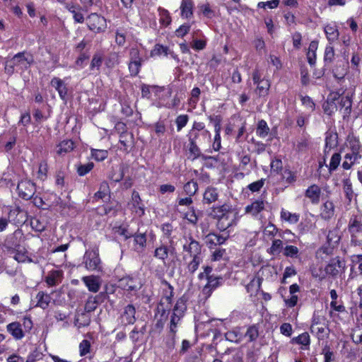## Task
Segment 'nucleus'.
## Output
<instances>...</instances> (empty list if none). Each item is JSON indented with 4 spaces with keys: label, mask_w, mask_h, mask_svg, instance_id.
<instances>
[{
    "label": "nucleus",
    "mask_w": 362,
    "mask_h": 362,
    "mask_svg": "<svg viewBox=\"0 0 362 362\" xmlns=\"http://www.w3.org/2000/svg\"><path fill=\"white\" fill-rule=\"evenodd\" d=\"M6 329L16 340H20L24 337L21 325L18 322H13L7 325Z\"/></svg>",
    "instance_id": "16"
},
{
    "label": "nucleus",
    "mask_w": 362,
    "mask_h": 362,
    "mask_svg": "<svg viewBox=\"0 0 362 362\" xmlns=\"http://www.w3.org/2000/svg\"><path fill=\"white\" fill-rule=\"evenodd\" d=\"M321 195V189L317 185L310 186L305 191V197H308L313 204H318Z\"/></svg>",
    "instance_id": "15"
},
{
    "label": "nucleus",
    "mask_w": 362,
    "mask_h": 362,
    "mask_svg": "<svg viewBox=\"0 0 362 362\" xmlns=\"http://www.w3.org/2000/svg\"><path fill=\"white\" fill-rule=\"evenodd\" d=\"M36 298L37 300V306L42 309H45L48 307L50 301V297L49 295L44 293L43 292H39L36 296Z\"/></svg>",
    "instance_id": "39"
},
{
    "label": "nucleus",
    "mask_w": 362,
    "mask_h": 362,
    "mask_svg": "<svg viewBox=\"0 0 362 362\" xmlns=\"http://www.w3.org/2000/svg\"><path fill=\"white\" fill-rule=\"evenodd\" d=\"M93 166L94 165L93 163H88L84 165H81L78 167L77 172L79 175L83 176L89 173L93 168Z\"/></svg>",
    "instance_id": "54"
},
{
    "label": "nucleus",
    "mask_w": 362,
    "mask_h": 362,
    "mask_svg": "<svg viewBox=\"0 0 362 362\" xmlns=\"http://www.w3.org/2000/svg\"><path fill=\"white\" fill-rule=\"evenodd\" d=\"M340 161H341L340 154L338 153L333 154V156H332L330 163H329V171L331 172V171L335 170L337 168V167L339 166Z\"/></svg>",
    "instance_id": "53"
},
{
    "label": "nucleus",
    "mask_w": 362,
    "mask_h": 362,
    "mask_svg": "<svg viewBox=\"0 0 362 362\" xmlns=\"http://www.w3.org/2000/svg\"><path fill=\"white\" fill-rule=\"evenodd\" d=\"M278 232V228L272 223H269L264 229L263 235L264 237L272 239Z\"/></svg>",
    "instance_id": "48"
},
{
    "label": "nucleus",
    "mask_w": 362,
    "mask_h": 362,
    "mask_svg": "<svg viewBox=\"0 0 362 362\" xmlns=\"http://www.w3.org/2000/svg\"><path fill=\"white\" fill-rule=\"evenodd\" d=\"M183 189H184L185 193L187 195L192 197V196L196 194V192H197L198 185L196 182L192 180V181L187 182L184 185Z\"/></svg>",
    "instance_id": "41"
},
{
    "label": "nucleus",
    "mask_w": 362,
    "mask_h": 362,
    "mask_svg": "<svg viewBox=\"0 0 362 362\" xmlns=\"http://www.w3.org/2000/svg\"><path fill=\"white\" fill-rule=\"evenodd\" d=\"M218 198L217 189L213 187H208L203 196L204 202L210 204L215 202Z\"/></svg>",
    "instance_id": "25"
},
{
    "label": "nucleus",
    "mask_w": 362,
    "mask_h": 362,
    "mask_svg": "<svg viewBox=\"0 0 362 362\" xmlns=\"http://www.w3.org/2000/svg\"><path fill=\"white\" fill-rule=\"evenodd\" d=\"M169 49L167 47H164L161 45L157 44L154 46L153 49L151 51V56H160L164 55L167 56L170 52Z\"/></svg>",
    "instance_id": "42"
},
{
    "label": "nucleus",
    "mask_w": 362,
    "mask_h": 362,
    "mask_svg": "<svg viewBox=\"0 0 362 362\" xmlns=\"http://www.w3.org/2000/svg\"><path fill=\"white\" fill-rule=\"evenodd\" d=\"M298 253V248L294 245H286L284 249V255L287 257L296 258Z\"/></svg>",
    "instance_id": "46"
},
{
    "label": "nucleus",
    "mask_w": 362,
    "mask_h": 362,
    "mask_svg": "<svg viewBox=\"0 0 362 362\" xmlns=\"http://www.w3.org/2000/svg\"><path fill=\"white\" fill-rule=\"evenodd\" d=\"M144 59L140 54V51L136 47L129 50V62L128 64L131 76H136L140 71L141 66Z\"/></svg>",
    "instance_id": "6"
},
{
    "label": "nucleus",
    "mask_w": 362,
    "mask_h": 362,
    "mask_svg": "<svg viewBox=\"0 0 362 362\" xmlns=\"http://www.w3.org/2000/svg\"><path fill=\"white\" fill-rule=\"evenodd\" d=\"M13 258L18 262H30V259L28 257V255L24 252L19 250H17L15 253Z\"/></svg>",
    "instance_id": "64"
},
{
    "label": "nucleus",
    "mask_w": 362,
    "mask_h": 362,
    "mask_svg": "<svg viewBox=\"0 0 362 362\" xmlns=\"http://www.w3.org/2000/svg\"><path fill=\"white\" fill-rule=\"evenodd\" d=\"M185 310L186 305L185 300L182 299H179L177 301L175 305L174 306L173 315L171 317H175V318H177L179 320H180Z\"/></svg>",
    "instance_id": "29"
},
{
    "label": "nucleus",
    "mask_w": 362,
    "mask_h": 362,
    "mask_svg": "<svg viewBox=\"0 0 362 362\" xmlns=\"http://www.w3.org/2000/svg\"><path fill=\"white\" fill-rule=\"evenodd\" d=\"M183 259L185 262L190 259L187 262V271L193 274L198 269L199 264L202 262L201 256L202 246L198 241L189 237L187 239L182 246Z\"/></svg>",
    "instance_id": "1"
},
{
    "label": "nucleus",
    "mask_w": 362,
    "mask_h": 362,
    "mask_svg": "<svg viewBox=\"0 0 362 362\" xmlns=\"http://www.w3.org/2000/svg\"><path fill=\"white\" fill-rule=\"evenodd\" d=\"M221 124L217 122L215 123V125H214V130H215V136H214V143H213V148L217 151H218L221 146V135H220V132H221Z\"/></svg>",
    "instance_id": "40"
},
{
    "label": "nucleus",
    "mask_w": 362,
    "mask_h": 362,
    "mask_svg": "<svg viewBox=\"0 0 362 362\" xmlns=\"http://www.w3.org/2000/svg\"><path fill=\"white\" fill-rule=\"evenodd\" d=\"M136 309L134 305H128L124 308L120 316V322L123 325H132L136 321Z\"/></svg>",
    "instance_id": "11"
},
{
    "label": "nucleus",
    "mask_w": 362,
    "mask_h": 362,
    "mask_svg": "<svg viewBox=\"0 0 362 362\" xmlns=\"http://www.w3.org/2000/svg\"><path fill=\"white\" fill-rule=\"evenodd\" d=\"M292 341L298 344H301L305 346V349H308L310 343V335L308 332H303L297 337L293 338Z\"/></svg>",
    "instance_id": "36"
},
{
    "label": "nucleus",
    "mask_w": 362,
    "mask_h": 362,
    "mask_svg": "<svg viewBox=\"0 0 362 362\" xmlns=\"http://www.w3.org/2000/svg\"><path fill=\"white\" fill-rule=\"evenodd\" d=\"M130 210L136 216L141 217L144 215L145 208L141 202V199L136 191H134L132 194V200L129 203Z\"/></svg>",
    "instance_id": "8"
},
{
    "label": "nucleus",
    "mask_w": 362,
    "mask_h": 362,
    "mask_svg": "<svg viewBox=\"0 0 362 362\" xmlns=\"http://www.w3.org/2000/svg\"><path fill=\"white\" fill-rule=\"evenodd\" d=\"M51 85L57 90L61 99L66 100L67 88L63 81L59 78L54 77L51 81Z\"/></svg>",
    "instance_id": "21"
},
{
    "label": "nucleus",
    "mask_w": 362,
    "mask_h": 362,
    "mask_svg": "<svg viewBox=\"0 0 362 362\" xmlns=\"http://www.w3.org/2000/svg\"><path fill=\"white\" fill-rule=\"evenodd\" d=\"M110 194V187L109 185L107 182L104 181L100 183L99 189L97 192L95 193L93 199H103Z\"/></svg>",
    "instance_id": "30"
},
{
    "label": "nucleus",
    "mask_w": 362,
    "mask_h": 362,
    "mask_svg": "<svg viewBox=\"0 0 362 362\" xmlns=\"http://www.w3.org/2000/svg\"><path fill=\"white\" fill-rule=\"evenodd\" d=\"M361 158V156H358V154H352L347 153L344 157L345 160L342 163V167L345 170H349Z\"/></svg>",
    "instance_id": "31"
},
{
    "label": "nucleus",
    "mask_w": 362,
    "mask_h": 362,
    "mask_svg": "<svg viewBox=\"0 0 362 362\" xmlns=\"http://www.w3.org/2000/svg\"><path fill=\"white\" fill-rule=\"evenodd\" d=\"M324 31L329 44L333 43L338 40L339 32L335 23L328 24L325 26Z\"/></svg>",
    "instance_id": "18"
},
{
    "label": "nucleus",
    "mask_w": 362,
    "mask_h": 362,
    "mask_svg": "<svg viewBox=\"0 0 362 362\" xmlns=\"http://www.w3.org/2000/svg\"><path fill=\"white\" fill-rule=\"evenodd\" d=\"M269 87V81L267 79H262L257 83V89L255 91L259 96L265 95L267 94Z\"/></svg>",
    "instance_id": "38"
},
{
    "label": "nucleus",
    "mask_w": 362,
    "mask_h": 362,
    "mask_svg": "<svg viewBox=\"0 0 362 362\" xmlns=\"http://www.w3.org/2000/svg\"><path fill=\"white\" fill-rule=\"evenodd\" d=\"M269 132V128L267 122L262 119L258 122L257 134L262 138L266 137Z\"/></svg>",
    "instance_id": "44"
},
{
    "label": "nucleus",
    "mask_w": 362,
    "mask_h": 362,
    "mask_svg": "<svg viewBox=\"0 0 362 362\" xmlns=\"http://www.w3.org/2000/svg\"><path fill=\"white\" fill-rule=\"evenodd\" d=\"M334 49L331 45H327L325 50L324 59L326 62L331 63L333 62L334 58Z\"/></svg>",
    "instance_id": "52"
},
{
    "label": "nucleus",
    "mask_w": 362,
    "mask_h": 362,
    "mask_svg": "<svg viewBox=\"0 0 362 362\" xmlns=\"http://www.w3.org/2000/svg\"><path fill=\"white\" fill-rule=\"evenodd\" d=\"M30 226L35 230L38 232L43 231L46 228V224L37 218H33L30 220Z\"/></svg>",
    "instance_id": "50"
},
{
    "label": "nucleus",
    "mask_w": 362,
    "mask_h": 362,
    "mask_svg": "<svg viewBox=\"0 0 362 362\" xmlns=\"http://www.w3.org/2000/svg\"><path fill=\"white\" fill-rule=\"evenodd\" d=\"M103 62V57L100 54H94L91 63H90V69H96L97 70L99 69L100 66H101Z\"/></svg>",
    "instance_id": "56"
},
{
    "label": "nucleus",
    "mask_w": 362,
    "mask_h": 362,
    "mask_svg": "<svg viewBox=\"0 0 362 362\" xmlns=\"http://www.w3.org/2000/svg\"><path fill=\"white\" fill-rule=\"evenodd\" d=\"M318 47V42L317 41H312L308 47L307 52V59L308 63L313 66L316 62V51Z\"/></svg>",
    "instance_id": "28"
},
{
    "label": "nucleus",
    "mask_w": 362,
    "mask_h": 362,
    "mask_svg": "<svg viewBox=\"0 0 362 362\" xmlns=\"http://www.w3.org/2000/svg\"><path fill=\"white\" fill-rule=\"evenodd\" d=\"M83 263L86 268L90 271L101 269V262L97 250L86 251L83 257Z\"/></svg>",
    "instance_id": "7"
},
{
    "label": "nucleus",
    "mask_w": 362,
    "mask_h": 362,
    "mask_svg": "<svg viewBox=\"0 0 362 362\" xmlns=\"http://www.w3.org/2000/svg\"><path fill=\"white\" fill-rule=\"evenodd\" d=\"M91 156L96 160L102 161L107 157L108 152L107 150L92 149L91 150Z\"/></svg>",
    "instance_id": "49"
},
{
    "label": "nucleus",
    "mask_w": 362,
    "mask_h": 362,
    "mask_svg": "<svg viewBox=\"0 0 362 362\" xmlns=\"http://www.w3.org/2000/svg\"><path fill=\"white\" fill-rule=\"evenodd\" d=\"M345 267V262L337 257L330 260L329 264L325 267V271L326 274L334 276L338 275L340 272H344Z\"/></svg>",
    "instance_id": "10"
},
{
    "label": "nucleus",
    "mask_w": 362,
    "mask_h": 362,
    "mask_svg": "<svg viewBox=\"0 0 362 362\" xmlns=\"http://www.w3.org/2000/svg\"><path fill=\"white\" fill-rule=\"evenodd\" d=\"M82 280L90 291L96 293L99 291L100 285L98 277L94 276H84Z\"/></svg>",
    "instance_id": "23"
},
{
    "label": "nucleus",
    "mask_w": 362,
    "mask_h": 362,
    "mask_svg": "<svg viewBox=\"0 0 362 362\" xmlns=\"http://www.w3.org/2000/svg\"><path fill=\"white\" fill-rule=\"evenodd\" d=\"M88 27L90 30L94 31H100L103 30V26L105 23V20L104 18L95 14L93 13L88 16Z\"/></svg>",
    "instance_id": "12"
},
{
    "label": "nucleus",
    "mask_w": 362,
    "mask_h": 362,
    "mask_svg": "<svg viewBox=\"0 0 362 362\" xmlns=\"http://www.w3.org/2000/svg\"><path fill=\"white\" fill-rule=\"evenodd\" d=\"M194 4L192 0H182L180 5L181 16L189 18L193 16Z\"/></svg>",
    "instance_id": "24"
},
{
    "label": "nucleus",
    "mask_w": 362,
    "mask_h": 362,
    "mask_svg": "<svg viewBox=\"0 0 362 362\" xmlns=\"http://www.w3.org/2000/svg\"><path fill=\"white\" fill-rule=\"evenodd\" d=\"M348 147L351 150V153L352 154H358V156H361L360 154V143L358 139L356 138H351L348 141Z\"/></svg>",
    "instance_id": "43"
},
{
    "label": "nucleus",
    "mask_w": 362,
    "mask_h": 362,
    "mask_svg": "<svg viewBox=\"0 0 362 362\" xmlns=\"http://www.w3.org/2000/svg\"><path fill=\"white\" fill-rule=\"evenodd\" d=\"M281 218L291 224H295L299 221V215L297 214H292L288 211L282 209L281 211Z\"/></svg>",
    "instance_id": "33"
},
{
    "label": "nucleus",
    "mask_w": 362,
    "mask_h": 362,
    "mask_svg": "<svg viewBox=\"0 0 362 362\" xmlns=\"http://www.w3.org/2000/svg\"><path fill=\"white\" fill-rule=\"evenodd\" d=\"M226 337L228 340L238 343L241 341L242 336L238 334L235 331H230L226 334Z\"/></svg>",
    "instance_id": "60"
},
{
    "label": "nucleus",
    "mask_w": 362,
    "mask_h": 362,
    "mask_svg": "<svg viewBox=\"0 0 362 362\" xmlns=\"http://www.w3.org/2000/svg\"><path fill=\"white\" fill-rule=\"evenodd\" d=\"M74 149V142L71 140L62 141L58 146L57 153L59 155L68 153Z\"/></svg>",
    "instance_id": "32"
},
{
    "label": "nucleus",
    "mask_w": 362,
    "mask_h": 362,
    "mask_svg": "<svg viewBox=\"0 0 362 362\" xmlns=\"http://www.w3.org/2000/svg\"><path fill=\"white\" fill-rule=\"evenodd\" d=\"M189 151L193 156V159L198 158L200 155L199 148L195 143V138L189 139Z\"/></svg>",
    "instance_id": "51"
},
{
    "label": "nucleus",
    "mask_w": 362,
    "mask_h": 362,
    "mask_svg": "<svg viewBox=\"0 0 362 362\" xmlns=\"http://www.w3.org/2000/svg\"><path fill=\"white\" fill-rule=\"evenodd\" d=\"M185 218L194 225L197 223L198 217L195 214L194 208H192L189 212L185 214Z\"/></svg>",
    "instance_id": "62"
},
{
    "label": "nucleus",
    "mask_w": 362,
    "mask_h": 362,
    "mask_svg": "<svg viewBox=\"0 0 362 362\" xmlns=\"http://www.w3.org/2000/svg\"><path fill=\"white\" fill-rule=\"evenodd\" d=\"M207 284L204 286V291L206 292H210L211 290L216 288L220 285V281L222 279L221 277H217L214 276H211L207 279Z\"/></svg>",
    "instance_id": "34"
},
{
    "label": "nucleus",
    "mask_w": 362,
    "mask_h": 362,
    "mask_svg": "<svg viewBox=\"0 0 362 362\" xmlns=\"http://www.w3.org/2000/svg\"><path fill=\"white\" fill-rule=\"evenodd\" d=\"M279 4V0H272V1H268L267 2L261 1L257 4V7L260 8H266L267 7H268V8L272 9V8H276L278 6Z\"/></svg>",
    "instance_id": "57"
},
{
    "label": "nucleus",
    "mask_w": 362,
    "mask_h": 362,
    "mask_svg": "<svg viewBox=\"0 0 362 362\" xmlns=\"http://www.w3.org/2000/svg\"><path fill=\"white\" fill-rule=\"evenodd\" d=\"M264 202L262 199H257L251 204L247 205L245 209V214H250L252 216H257L260 212L264 210Z\"/></svg>",
    "instance_id": "13"
},
{
    "label": "nucleus",
    "mask_w": 362,
    "mask_h": 362,
    "mask_svg": "<svg viewBox=\"0 0 362 362\" xmlns=\"http://www.w3.org/2000/svg\"><path fill=\"white\" fill-rule=\"evenodd\" d=\"M47 172V164L45 161L41 162L39 165L37 171V177L44 180L46 177Z\"/></svg>",
    "instance_id": "59"
},
{
    "label": "nucleus",
    "mask_w": 362,
    "mask_h": 362,
    "mask_svg": "<svg viewBox=\"0 0 362 362\" xmlns=\"http://www.w3.org/2000/svg\"><path fill=\"white\" fill-rule=\"evenodd\" d=\"M18 194L24 199H30L35 192V185L28 180L21 181L17 187Z\"/></svg>",
    "instance_id": "9"
},
{
    "label": "nucleus",
    "mask_w": 362,
    "mask_h": 362,
    "mask_svg": "<svg viewBox=\"0 0 362 362\" xmlns=\"http://www.w3.org/2000/svg\"><path fill=\"white\" fill-rule=\"evenodd\" d=\"M33 62L30 56L26 57L25 52H19L8 60L5 64V70L9 74L13 73L15 68L21 71L27 69Z\"/></svg>",
    "instance_id": "4"
},
{
    "label": "nucleus",
    "mask_w": 362,
    "mask_h": 362,
    "mask_svg": "<svg viewBox=\"0 0 362 362\" xmlns=\"http://www.w3.org/2000/svg\"><path fill=\"white\" fill-rule=\"evenodd\" d=\"M174 250V247L170 248L167 245H161L156 248L154 251V257L161 260L163 262H165L168 259L169 254H173Z\"/></svg>",
    "instance_id": "17"
},
{
    "label": "nucleus",
    "mask_w": 362,
    "mask_h": 362,
    "mask_svg": "<svg viewBox=\"0 0 362 362\" xmlns=\"http://www.w3.org/2000/svg\"><path fill=\"white\" fill-rule=\"evenodd\" d=\"M188 122V117L186 115H181L176 119L177 129L180 132L184 127L186 126Z\"/></svg>",
    "instance_id": "58"
},
{
    "label": "nucleus",
    "mask_w": 362,
    "mask_h": 362,
    "mask_svg": "<svg viewBox=\"0 0 362 362\" xmlns=\"http://www.w3.org/2000/svg\"><path fill=\"white\" fill-rule=\"evenodd\" d=\"M323 110L325 113L328 115H332L334 114L338 110V106L335 103L334 98L328 99L323 104Z\"/></svg>",
    "instance_id": "35"
},
{
    "label": "nucleus",
    "mask_w": 362,
    "mask_h": 362,
    "mask_svg": "<svg viewBox=\"0 0 362 362\" xmlns=\"http://www.w3.org/2000/svg\"><path fill=\"white\" fill-rule=\"evenodd\" d=\"M212 214L217 218V228L219 230L224 231L230 226L236 225L237 214L230 205L224 204L222 206L212 208Z\"/></svg>",
    "instance_id": "2"
},
{
    "label": "nucleus",
    "mask_w": 362,
    "mask_h": 362,
    "mask_svg": "<svg viewBox=\"0 0 362 362\" xmlns=\"http://www.w3.org/2000/svg\"><path fill=\"white\" fill-rule=\"evenodd\" d=\"M205 239L206 245L209 248H211L212 246L223 244L226 242L227 238L214 233H211L206 235Z\"/></svg>",
    "instance_id": "20"
},
{
    "label": "nucleus",
    "mask_w": 362,
    "mask_h": 362,
    "mask_svg": "<svg viewBox=\"0 0 362 362\" xmlns=\"http://www.w3.org/2000/svg\"><path fill=\"white\" fill-rule=\"evenodd\" d=\"M283 250V242L279 239L272 241L271 247L267 250L268 253L272 255H279Z\"/></svg>",
    "instance_id": "37"
},
{
    "label": "nucleus",
    "mask_w": 362,
    "mask_h": 362,
    "mask_svg": "<svg viewBox=\"0 0 362 362\" xmlns=\"http://www.w3.org/2000/svg\"><path fill=\"white\" fill-rule=\"evenodd\" d=\"M120 286L127 291H136L141 288V283L137 279L126 276L119 280Z\"/></svg>",
    "instance_id": "14"
},
{
    "label": "nucleus",
    "mask_w": 362,
    "mask_h": 362,
    "mask_svg": "<svg viewBox=\"0 0 362 362\" xmlns=\"http://www.w3.org/2000/svg\"><path fill=\"white\" fill-rule=\"evenodd\" d=\"M340 238L339 231L337 229L330 230L327 234V241L329 245L332 246L337 244L339 242Z\"/></svg>",
    "instance_id": "45"
},
{
    "label": "nucleus",
    "mask_w": 362,
    "mask_h": 362,
    "mask_svg": "<svg viewBox=\"0 0 362 362\" xmlns=\"http://www.w3.org/2000/svg\"><path fill=\"white\" fill-rule=\"evenodd\" d=\"M310 332L316 335L319 339H322L328 335L329 328L325 316L318 313H314L310 326Z\"/></svg>",
    "instance_id": "5"
},
{
    "label": "nucleus",
    "mask_w": 362,
    "mask_h": 362,
    "mask_svg": "<svg viewBox=\"0 0 362 362\" xmlns=\"http://www.w3.org/2000/svg\"><path fill=\"white\" fill-rule=\"evenodd\" d=\"M114 231L115 233L124 236V239H128L132 236V235L127 230V229L122 226L115 227Z\"/></svg>",
    "instance_id": "63"
},
{
    "label": "nucleus",
    "mask_w": 362,
    "mask_h": 362,
    "mask_svg": "<svg viewBox=\"0 0 362 362\" xmlns=\"http://www.w3.org/2000/svg\"><path fill=\"white\" fill-rule=\"evenodd\" d=\"M90 317L89 314L82 313L81 314H78L74 320V325L78 328L81 329L82 327H87L90 325Z\"/></svg>",
    "instance_id": "26"
},
{
    "label": "nucleus",
    "mask_w": 362,
    "mask_h": 362,
    "mask_svg": "<svg viewBox=\"0 0 362 362\" xmlns=\"http://www.w3.org/2000/svg\"><path fill=\"white\" fill-rule=\"evenodd\" d=\"M158 12L160 16V23L165 26L170 25L171 22V18L170 16L169 12L167 10L160 8H158Z\"/></svg>",
    "instance_id": "47"
},
{
    "label": "nucleus",
    "mask_w": 362,
    "mask_h": 362,
    "mask_svg": "<svg viewBox=\"0 0 362 362\" xmlns=\"http://www.w3.org/2000/svg\"><path fill=\"white\" fill-rule=\"evenodd\" d=\"M62 271L52 270L48 273L45 278V281L50 286H57L62 282Z\"/></svg>",
    "instance_id": "19"
},
{
    "label": "nucleus",
    "mask_w": 362,
    "mask_h": 362,
    "mask_svg": "<svg viewBox=\"0 0 362 362\" xmlns=\"http://www.w3.org/2000/svg\"><path fill=\"white\" fill-rule=\"evenodd\" d=\"M90 344L88 340H83L79 344V352L81 356H85L90 351Z\"/></svg>",
    "instance_id": "61"
},
{
    "label": "nucleus",
    "mask_w": 362,
    "mask_h": 362,
    "mask_svg": "<svg viewBox=\"0 0 362 362\" xmlns=\"http://www.w3.org/2000/svg\"><path fill=\"white\" fill-rule=\"evenodd\" d=\"M349 232L351 235V245L353 246H362V215L352 216L349 221Z\"/></svg>",
    "instance_id": "3"
},
{
    "label": "nucleus",
    "mask_w": 362,
    "mask_h": 362,
    "mask_svg": "<svg viewBox=\"0 0 362 362\" xmlns=\"http://www.w3.org/2000/svg\"><path fill=\"white\" fill-rule=\"evenodd\" d=\"M264 181L265 180L264 179H261V180H259L256 182H254L251 184H250L247 187L248 189L252 192H259L262 188V187L264 186Z\"/></svg>",
    "instance_id": "55"
},
{
    "label": "nucleus",
    "mask_w": 362,
    "mask_h": 362,
    "mask_svg": "<svg viewBox=\"0 0 362 362\" xmlns=\"http://www.w3.org/2000/svg\"><path fill=\"white\" fill-rule=\"evenodd\" d=\"M134 250L137 252L144 251L146 245V236L145 233H136L134 235Z\"/></svg>",
    "instance_id": "22"
},
{
    "label": "nucleus",
    "mask_w": 362,
    "mask_h": 362,
    "mask_svg": "<svg viewBox=\"0 0 362 362\" xmlns=\"http://www.w3.org/2000/svg\"><path fill=\"white\" fill-rule=\"evenodd\" d=\"M334 214V206L332 202H326L321 209V216L324 219L331 218Z\"/></svg>",
    "instance_id": "27"
}]
</instances>
